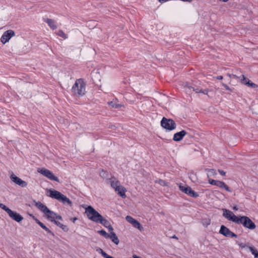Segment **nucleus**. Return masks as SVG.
I'll use <instances>...</instances> for the list:
<instances>
[{
	"label": "nucleus",
	"mask_w": 258,
	"mask_h": 258,
	"mask_svg": "<svg viewBox=\"0 0 258 258\" xmlns=\"http://www.w3.org/2000/svg\"><path fill=\"white\" fill-rule=\"evenodd\" d=\"M85 213L89 219L95 222L99 223L100 219L102 217L94 208L89 206L85 209Z\"/></svg>",
	"instance_id": "nucleus-3"
},
{
	"label": "nucleus",
	"mask_w": 258,
	"mask_h": 258,
	"mask_svg": "<svg viewBox=\"0 0 258 258\" xmlns=\"http://www.w3.org/2000/svg\"><path fill=\"white\" fill-rule=\"evenodd\" d=\"M45 215L47 217V218L51 222H53L55 219L62 220V218L61 216L57 215L56 213L50 210H49L48 212L46 213Z\"/></svg>",
	"instance_id": "nucleus-13"
},
{
	"label": "nucleus",
	"mask_w": 258,
	"mask_h": 258,
	"mask_svg": "<svg viewBox=\"0 0 258 258\" xmlns=\"http://www.w3.org/2000/svg\"><path fill=\"white\" fill-rule=\"evenodd\" d=\"M56 34H57L58 36H60V37H62V38H64V39H67V38H68L67 35V34H66L63 32V31H62V30H59V31L56 33Z\"/></svg>",
	"instance_id": "nucleus-27"
},
{
	"label": "nucleus",
	"mask_w": 258,
	"mask_h": 258,
	"mask_svg": "<svg viewBox=\"0 0 258 258\" xmlns=\"http://www.w3.org/2000/svg\"><path fill=\"white\" fill-rule=\"evenodd\" d=\"M172 238H175V239H178L177 237L176 236V235H173L172 237Z\"/></svg>",
	"instance_id": "nucleus-52"
},
{
	"label": "nucleus",
	"mask_w": 258,
	"mask_h": 258,
	"mask_svg": "<svg viewBox=\"0 0 258 258\" xmlns=\"http://www.w3.org/2000/svg\"><path fill=\"white\" fill-rule=\"evenodd\" d=\"M222 211L223 212V216L225 218H226L227 220L229 221H231L234 223L237 222L238 217L236 216L234 214V213L231 212V211L226 209H223Z\"/></svg>",
	"instance_id": "nucleus-7"
},
{
	"label": "nucleus",
	"mask_w": 258,
	"mask_h": 258,
	"mask_svg": "<svg viewBox=\"0 0 258 258\" xmlns=\"http://www.w3.org/2000/svg\"><path fill=\"white\" fill-rule=\"evenodd\" d=\"M108 104L112 107L115 108H119L121 106V105L120 104H116L114 101H111V102H109Z\"/></svg>",
	"instance_id": "nucleus-26"
},
{
	"label": "nucleus",
	"mask_w": 258,
	"mask_h": 258,
	"mask_svg": "<svg viewBox=\"0 0 258 258\" xmlns=\"http://www.w3.org/2000/svg\"><path fill=\"white\" fill-rule=\"evenodd\" d=\"M238 245L241 248H243L244 247H245L246 246H247L246 245V244L243 243H238Z\"/></svg>",
	"instance_id": "nucleus-40"
},
{
	"label": "nucleus",
	"mask_w": 258,
	"mask_h": 258,
	"mask_svg": "<svg viewBox=\"0 0 258 258\" xmlns=\"http://www.w3.org/2000/svg\"><path fill=\"white\" fill-rule=\"evenodd\" d=\"M0 208L5 210L7 213L11 211L10 209L2 203H0Z\"/></svg>",
	"instance_id": "nucleus-30"
},
{
	"label": "nucleus",
	"mask_w": 258,
	"mask_h": 258,
	"mask_svg": "<svg viewBox=\"0 0 258 258\" xmlns=\"http://www.w3.org/2000/svg\"><path fill=\"white\" fill-rule=\"evenodd\" d=\"M217 79H218V80H222L223 79V76H218L216 77H215Z\"/></svg>",
	"instance_id": "nucleus-45"
},
{
	"label": "nucleus",
	"mask_w": 258,
	"mask_h": 258,
	"mask_svg": "<svg viewBox=\"0 0 258 258\" xmlns=\"http://www.w3.org/2000/svg\"><path fill=\"white\" fill-rule=\"evenodd\" d=\"M227 75L229 77H233V78H236V76L235 75H231V74H228Z\"/></svg>",
	"instance_id": "nucleus-46"
},
{
	"label": "nucleus",
	"mask_w": 258,
	"mask_h": 258,
	"mask_svg": "<svg viewBox=\"0 0 258 258\" xmlns=\"http://www.w3.org/2000/svg\"><path fill=\"white\" fill-rule=\"evenodd\" d=\"M15 32L12 30H9L4 33L1 37V40L3 44H5L9 41L12 37L15 36Z\"/></svg>",
	"instance_id": "nucleus-10"
},
{
	"label": "nucleus",
	"mask_w": 258,
	"mask_h": 258,
	"mask_svg": "<svg viewBox=\"0 0 258 258\" xmlns=\"http://www.w3.org/2000/svg\"><path fill=\"white\" fill-rule=\"evenodd\" d=\"M44 22L48 24V26L51 29L55 30L57 28L55 21L54 20L47 18L44 20Z\"/></svg>",
	"instance_id": "nucleus-19"
},
{
	"label": "nucleus",
	"mask_w": 258,
	"mask_h": 258,
	"mask_svg": "<svg viewBox=\"0 0 258 258\" xmlns=\"http://www.w3.org/2000/svg\"><path fill=\"white\" fill-rule=\"evenodd\" d=\"M125 219L128 223L132 224V225L134 227L137 228L140 231H142L144 230V228L143 226L141 225V224L137 220H136L131 216H127L125 217Z\"/></svg>",
	"instance_id": "nucleus-11"
},
{
	"label": "nucleus",
	"mask_w": 258,
	"mask_h": 258,
	"mask_svg": "<svg viewBox=\"0 0 258 258\" xmlns=\"http://www.w3.org/2000/svg\"><path fill=\"white\" fill-rule=\"evenodd\" d=\"M59 227L60 228H61L65 232H67L69 230V228L68 227V226L66 225H64L62 224H61V225H60Z\"/></svg>",
	"instance_id": "nucleus-34"
},
{
	"label": "nucleus",
	"mask_w": 258,
	"mask_h": 258,
	"mask_svg": "<svg viewBox=\"0 0 258 258\" xmlns=\"http://www.w3.org/2000/svg\"><path fill=\"white\" fill-rule=\"evenodd\" d=\"M35 222L37 223V224H38L39 225V223H41V222H40L38 219L37 218H34Z\"/></svg>",
	"instance_id": "nucleus-47"
},
{
	"label": "nucleus",
	"mask_w": 258,
	"mask_h": 258,
	"mask_svg": "<svg viewBox=\"0 0 258 258\" xmlns=\"http://www.w3.org/2000/svg\"><path fill=\"white\" fill-rule=\"evenodd\" d=\"M37 171L50 180L57 182L59 181L58 178L55 176L51 171L47 169L44 168H38Z\"/></svg>",
	"instance_id": "nucleus-6"
},
{
	"label": "nucleus",
	"mask_w": 258,
	"mask_h": 258,
	"mask_svg": "<svg viewBox=\"0 0 258 258\" xmlns=\"http://www.w3.org/2000/svg\"><path fill=\"white\" fill-rule=\"evenodd\" d=\"M8 214L11 218L17 222H20L23 219V217L20 214L11 210Z\"/></svg>",
	"instance_id": "nucleus-14"
},
{
	"label": "nucleus",
	"mask_w": 258,
	"mask_h": 258,
	"mask_svg": "<svg viewBox=\"0 0 258 258\" xmlns=\"http://www.w3.org/2000/svg\"><path fill=\"white\" fill-rule=\"evenodd\" d=\"M98 223H100L106 228L107 227H108L109 225L110 224L109 221L104 218H103V217H102L100 219V221H99Z\"/></svg>",
	"instance_id": "nucleus-22"
},
{
	"label": "nucleus",
	"mask_w": 258,
	"mask_h": 258,
	"mask_svg": "<svg viewBox=\"0 0 258 258\" xmlns=\"http://www.w3.org/2000/svg\"><path fill=\"white\" fill-rule=\"evenodd\" d=\"M52 222H53L55 225H56L57 226L59 227L60 225H61V223L57 221L56 219H55L54 221H53Z\"/></svg>",
	"instance_id": "nucleus-39"
},
{
	"label": "nucleus",
	"mask_w": 258,
	"mask_h": 258,
	"mask_svg": "<svg viewBox=\"0 0 258 258\" xmlns=\"http://www.w3.org/2000/svg\"><path fill=\"white\" fill-rule=\"evenodd\" d=\"M107 174V173L104 170H102L100 173V175L103 178H107L108 177Z\"/></svg>",
	"instance_id": "nucleus-32"
},
{
	"label": "nucleus",
	"mask_w": 258,
	"mask_h": 258,
	"mask_svg": "<svg viewBox=\"0 0 258 258\" xmlns=\"http://www.w3.org/2000/svg\"><path fill=\"white\" fill-rule=\"evenodd\" d=\"M252 254L254 255L255 258H258V251L252 246H247Z\"/></svg>",
	"instance_id": "nucleus-24"
},
{
	"label": "nucleus",
	"mask_w": 258,
	"mask_h": 258,
	"mask_svg": "<svg viewBox=\"0 0 258 258\" xmlns=\"http://www.w3.org/2000/svg\"><path fill=\"white\" fill-rule=\"evenodd\" d=\"M217 186L221 188L225 189L227 191L231 192V190L230 189L229 186L223 181L219 180L217 184Z\"/></svg>",
	"instance_id": "nucleus-20"
},
{
	"label": "nucleus",
	"mask_w": 258,
	"mask_h": 258,
	"mask_svg": "<svg viewBox=\"0 0 258 258\" xmlns=\"http://www.w3.org/2000/svg\"><path fill=\"white\" fill-rule=\"evenodd\" d=\"M218 172L221 175H225L226 174V172H224L223 170L221 169H218Z\"/></svg>",
	"instance_id": "nucleus-41"
},
{
	"label": "nucleus",
	"mask_w": 258,
	"mask_h": 258,
	"mask_svg": "<svg viewBox=\"0 0 258 258\" xmlns=\"http://www.w3.org/2000/svg\"><path fill=\"white\" fill-rule=\"evenodd\" d=\"M106 228L108 229V231L110 232V234H111V233H114L113 232V228L110 224H109V226L107 227Z\"/></svg>",
	"instance_id": "nucleus-38"
},
{
	"label": "nucleus",
	"mask_w": 258,
	"mask_h": 258,
	"mask_svg": "<svg viewBox=\"0 0 258 258\" xmlns=\"http://www.w3.org/2000/svg\"><path fill=\"white\" fill-rule=\"evenodd\" d=\"M47 192L49 194L48 196L50 198L57 200L63 204H68L70 206H72V201L59 191L55 189H49L47 190Z\"/></svg>",
	"instance_id": "nucleus-2"
},
{
	"label": "nucleus",
	"mask_w": 258,
	"mask_h": 258,
	"mask_svg": "<svg viewBox=\"0 0 258 258\" xmlns=\"http://www.w3.org/2000/svg\"><path fill=\"white\" fill-rule=\"evenodd\" d=\"M161 125L166 130L172 131L176 128V124L175 121L170 118L163 117L161 121Z\"/></svg>",
	"instance_id": "nucleus-5"
},
{
	"label": "nucleus",
	"mask_w": 258,
	"mask_h": 258,
	"mask_svg": "<svg viewBox=\"0 0 258 258\" xmlns=\"http://www.w3.org/2000/svg\"><path fill=\"white\" fill-rule=\"evenodd\" d=\"M109 238L116 245L118 244L119 243V239L115 233H111V234H110V237Z\"/></svg>",
	"instance_id": "nucleus-21"
},
{
	"label": "nucleus",
	"mask_w": 258,
	"mask_h": 258,
	"mask_svg": "<svg viewBox=\"0 0 258 258\" xmlns=\"http://www.w3.org/2000/svg\"><path fill=\"white\" fill-rule=\"evenodd\" d=\"M179 188L181 191L184 192L191 197L197 198L199 196V194L195 192L194 190H192L191 187L188 186L180 185L179 186Z\"/></svg>",
	"instance_id": "nucleus-8"
},
{
	"label": "nucleus",
	"mask_w": 258,
	"mask_h": 258,
	"mask_svg": "<svg viewBox=\"0 0 258 258\" xmlns=\"http://www.w3.org/2000/svg\"><path fill=\"white\" fill-rule=\"evenodd\" d=\"M86 83L83 79H77L72 87V92L74 95L82 96L85 94Z\"/></svg>",
	"instance_id": "nucleus-1"
},
{
	"label": "nucleus",
	"mask_w": 258,
	"mask_h": 258,
	"mask_svg": "<svg viewBox=\"0 0 258 258\" xmlns=\"http://www.w3.org/2000/svg\"><path fill=\"white\" fill-rule=\"evenodd\" d=\"M104 257V258H114L113 257H112V256H111L110 255H109L107 254H105Z\"/></svg>",
	"instance_id": "nucleus-43"
},
{
	"label": "nucleus",
	"mask_w": 258,
	"mask_h": 258,
	"mask_svg": "<svg viewBox=\"0 0 258 258\" xmlns=\"http://www.w3.org/2000/svg\"><path fill=\"white\" fill-rule=\"evenodd\" d=\"M114 190L122 198H125L126 197L125 192L126 191V189L124 187L119 185L118 186V187L116 188V190Z\"/></svg>",
	"instance_id": "nucleus-18"
},
{
	"label": "nucleus",
	"mask_w": 258,
	"mask_h": 258,
	"mask_svg": "<svg viewBox=\"0 0 258 258\" xmlns=\"http://www.w3.org/2000/svg\"><path fill=\"white\" fill-rule=\"evenodd\" d=\"M219 233L224 236L228 237H237V235L231 231L227 227L225 226L224 225H222L221 226Z\"/></svg>",
	"instance_id": "nucleus-9"
},
{
	"label": "nucleus",
	"mask_w": 258,
	"mask_h": 258,
	"mask_svg": "<svg viewBox=\"0 0 258 258\" xmlns=\"http://www.w3.org/2000/svg\"><path fill=\"white\" fill-rule=\"evenodd\" d=\"M233 210H238V208L236 206H234L233 208Z\"/></svg>",
	"instance_id": "nucleus-51"
},
{
	"label": "nucleus",
	"mask_w": 258,
	"mask_h": 258,
	"mask_svg": "<svg viewBox=\"0 0 258 258\" xmlns=\"http://www.w3.org/2000/svg\"><path fill=\"white\" fill-rule=\"evenodd\" d=\"M98 232L101 235L103 236L106 238H109L110 234H108L105 230H101L98 231Z\"/></svg>",
	"instance_id": "nucleus-25"
},
{
	"label": "nucleus",
	"mask_w": 258,
	"mask_h": 258,
	"mask_svg": "<svg viewBox=\"0 0 258 258\" xmlns=\"http://www.w3.org/2000/svg\"><path fill=\"white\" fill-rule=\"evenodd\" d=\"M168 0H159V2L160 3H164V2H167L168 1Z\"/></svg>",
	"instance_id": "nucleus-50"
},
{
	"label": "nucleus",
	"mask_w": 258,
	"mask_h": 258,
	"mask_svg": "<svg viewBox=\"0 0 258 258\" xmlns=\"http://www.w3.org/2000/svg\"><path fill=\"white\" fill-rule=\"evenodd\" d=\"M157 182L162 186L167 185L166 182L163 180L159 179Z\"/></svg>",
	"instance_id": "nucleus-35"
},
{
	"label": "nucleus",
	"mask_w": 258,
	"mask_h": 258,
	"mask_svg": "<svg viewBox=\"0 0 258 258\" xmlns=\"http://www.w3.org/2000/svg\"><path fill=\"white\" fill-rule=\"evenodd\" d=\"M186 134L187 133L185 131L182 130L181 131L177 132L174 135L173 140L176 142L180 141L186 135Z\"/></svg>",
	"instance_id": "nucleus-16"
},
{
	"label": "nucleus",
	"mask_w": 258,
	"mask_h": 258,
	"mask_svg": "<svg viewBox=\"0 0 258 258\" xmlns=\"http://www.w3.org/2000/svg\"><path fill=\"white\" fill-rule=\"evenodd\" d=\"M222 85L225 87V88L227 90H229V91H232V89L230 88L228 86H227L226 84H224V83H222Z\"/></svg>",
	"instance_id": "nucleus-37"
},
{
	"label": "nucleus",
	"mask_w": 258,
	"mask_h": 258,
	"mask_svg": "<svg viewBox=\"0 0 258 258\" xmlns=\"http://www.w3.org/2000/svg\"><path fill=\"white\" fill-rule=\"evenodd\" d=\"M202 223L204 225L207 226L210 224L211 220L209 219H203Z\"/></svg>",
	"instance_id": "nucleus-31"
},
{
	"label": "nucleus",
	"mask_w": 258,
	"mask_h": 258,
	"mask_svg": "<svg viewBox=\"0 0 258 258\" xmlns=\"http://www.w3.org/2000/svg\"><path fill=\"white\" fill-rule=\"evenodd\" d=\"M77 220V218H76V217L73 218L72 219V221H73V222H75L76 221V220Z\"/></svg>",
	"instance_id": "nucleus-49"
},
{
	"label": "nucleus",
	"mask_w": 258,
	"mask_h": 258,
	"mask_svg": "<svg viewBox=\"0 0 258 258\" xmlns=\"http://www.w3.org/2000/svg\"><path fill=\"white\" fill-rule=\"evenodd\" d=\"M248 86H250L253 88L256 87V84H255L254 83H250V82H249V84H248Z\"/></svg>",
	"instance_id": "nucleus-42"
},
{
	"label": "nucleus",
	"mask_w": 258,
	"mask_h": 258,
	"mask_svg": "<svg viewBox=\"0 0 258 258\" xmlns=\"http://www.w3.org/2000/svg\"><path fill=\"white\" fill-rule=\"evenodd\" d=\"M207 170H208L209 171L211 172L212 173L214 172V169H207Z\"/></svg>",
	"instance_id": "nucleus-48"
},
{
	"label": "nucleus",
	"mask_w": 258,
	"mask_h": 258,
	"mask_svg": "<svg viewBox=\"0 0 258 258\" xmlns=\"http://www.w3.org/2000/svg\"><path fill=\"white\" fill-rule=\"evenodd\" d=\"M236 223L238 224H242L244 227L249 229H254L256 227L255 224L246 216L239 217Z\"/></svg>",
	"instance_id": "nucleus-4"
},
{
	"label": "nucleus",
	"mask_w": 258,
	"mask_h": 258,
	"mask_svg": "<svg viewBox=\"0 0 258 258\" xmlns=\"http://www.w3.org/2000/svg\"><path fill=\"white\" fill-rule=\"evenodd\" d=\"M10 178L13 182L22 187H26L27 185V183L26 181L16 176L13 173L11 175Z\"/></svg>",
	"instance_id": "nucleus-12"
},
{
	"label": "nucleus",
	"mask_w": 258,
	"mask_h": 258,
	"mask_svg": "<svg viewBox=\"0 0 258 258\" xmlns=\"http://www.w3.org/2000/svg\"><path fill=\"white\" fill-rule=\"evenodd\" d=\"M97 251H98L103 257L104 256L105 254H107L100 248H99L98 249H97Z\"/></svg>",
	"instance_id": "nucleus-36"
},
{
	"label": "nucleus",
	"mask_w": 258,
	"mask_h": 258,
	"mask_svg": "<svg viewBox=\"0 0 258 258\" xmlns=\"http://www.w3.org/2000/svg\"><path fill=\"white\" fill-rule=\"evenodd\" d=\"M185 87H187V88H188L189 89H192V91H195L196 93H202L203 90H202V89H195L192 87H191L187 84L185 85Z\"/></svg>",
	"instance_id": "nucleus-29"
},
{
	"label": "nucleus",
	"mask_w": 258,
	"mask_h": 258,
	"mask_svg": "<svg viewBox=\"0 0 258 258\" xmlns=\"http://www.w3.org/2000/svg\"><path fill=\"white\" fill-rule=\"evenodd\" d=\"M35 206L41 212L45 213V214L49 210L45 205L41 203L40 202H35Z\"/></svg>",
	"instance_id": "nucleus-17"
},
{
	"label": "nucleus",
	"mask_w": 258,
	"mask_h": 258,
	"mask_svg": "<svg viewBox=\"0 0 258 258\" xmlns=\"http://www.w3.org/2000/svg\"><path fill=\"white\" fill-rule=\"evenodd\" d=\"M241 82L245 85L249 84L250 81L248 79L245 78L244 75H242V79L241 80Z\"/></svg>",
	"instance_id": "nucleus-28"
},
{
	"label": "nucleus",
	"mask_w": 258,
	"mask_h": 258,
	"mask_svg": "<svg viewBox=\"0 0 258 258\" xmlns=\"http://www.w3.org/2000/svg\"><path fill=\"white\" fill-rule=\"evenodd\" d=\"M208 90H202V93H203L204 94L208 95Z\"/></svg>",
	"instance_id": "nucleus-44"
},
{
	"label": "nucleus",
	"mask_w": 258,
	"mask_h": 258,
	"mask_svg": "<svg viewBox=\"0 0 258 258\" xmlns=\"http://www.w3.org/2000/svg\"><path fill=\"white\" fill-rule=\"evenodd\" d=\"M218 181H219V180H214V179H209V183H210L212 185H216V186H217Z\"/></svg>",
	"instance_id": "nucleus-33"
},
{
	"label": "nucleus",
	"mask_w": 258,
	"mask_h": 258,
	"mask_svg": "<svg viewBox=\"0 0 258 258\" xmlns=\"http://www.w3.org/2000/svg\"><path fill=\"white\" fill-rule=\"evenodd\" d=\"M39 225L43 228L44 230H45L47 233L50 234L53 236H54V234L53 232H52L49 229H48L47 227L45 226V225L42 222L40 223H39Z\"/></svg>",
	"instance_id": "nucleus-23"
},
{
	"label": "nucleus",
	"mask_w": 258,
	"mask_h": 258,
	"mask_svg": "<svg viewBox=\"0 0 258 258\" xmlns=\"http://www.w3.org/2000/svg\"><path fill=\"white\" fill-rule=\"evenodd\" d=\"M107 182L110 183L111 186L114 189L116 190V188L120 185L119 181L114 176H112L107 179Z\"/></svg>",
	"instance_id": "nucleus-15"
}]
</instances>
